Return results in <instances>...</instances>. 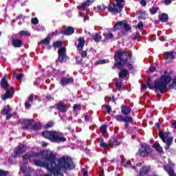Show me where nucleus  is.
Wrapping results in <instances>:
<instances>
[{
	"label": "nucleus",
	"mask_w": 176,
	"mask_h": 176,
	"mask_svg": "<svg viewBox=\"0 0 176 176\" xmlns=\"http://www.w3.org/2000/svg\"><path fill=\"white\" fill-rule=\"evenodd\" d=\"M115 61L114 67H116L120 72L118 74L120 79L122 78H126L129 75V71L124 69H122V67H127L129 71H133L134 69V66H133V60H131V56L129 55L127 52H117L115 54Z\"/></svg>",
	"instance_id": "f257e3e1"
},
{
	"label": "nucleus",
	"mask_w": 176,
	"mask_h": 176,
	"mask_svg": "<svg viewBox=\"0 0 176 176\" xmlns=\"http://www.w3.org/2000/svg\"><path fill=\"white\" fill-rule=\"evenodd\" d=\"M164 75L162 76L160 80L155 81L154 85L151 83V80L150 77L147 78V86L151 90H159L160 93L167 91V86L170 82H171L173 78L171 76L167 74V70L164 72Z\"/></svg>",
	"instance_id": "f03ea898"
},
{
	"label": "nucleus",
	"mask_w": 176,
	"mask_h": 176,
	"mask_svg": "<svg viewBox=\"0 0 176 176\" xmlns=\"http://www.w3.org/2000/svg\"><path fill=\"white\" fill-rule=\"evenodd\" d=\"M42 135L43 137L50 140V141H52V142H65L67 141V138L64 137V135L58 131H45L42 132Z\"/></svg>",
	"instance_id": "7ed1b4c3"
},
{
	"label": "nucleus",
	"mask_w": 176,
	"mask_h": 176,
	"mask_svg": "<svg viewBox=\"0 0 176 176\" xmlns=\"http://www.w3.org/2000/svg\"><path fill=\"white\" fill-rule=\"evenodd\" d=\"M115 1L116 2V4L110 3L107 7L109 12L112 13V14H118V13H120L124 6V0Z\"/></svg>",
	"instance_id": "20e7f679"
},
{
	"label": "nucleus",
	"mask_w": 176,
	"mask_h": 176,
	"mask_svg": "<svg viewBox=\"0 0 176 176\" xmlns=\"http://www.w3.org/2000/svg\"><path fill=\"white\" fill-rule=\"evenodd\" d=\"M6 77V76L3 77L1 80V87H3V89H5V90L6 91V94L1 96L2 100H3L4 101L5 100H8V98H12V97H13L14 93L13 88L9 87V84L5 78Z\"/></svg>",
	"instance_id": "39448f33"
},
{
	"label": "nucleus",
	"mask_w": 176,
	"mask_h": 176,
	"mask_svg": "<svg viewBox=\"0 0 176 176\" xmlns=\"http://www.w3.org/2000/svg\"><path fill=\"white\" fill-rule=\"evenodd\" d=\"M153 150L151 146L147 144H141V148L139 149L138 155L142 156V157H148L152 155Z\"/></svg>",
	"instance_id": "423d86ee"
},
{
	"label": "nucleus",
	"mask_w": 176,
	"mask_h": 176,
	"mask_svg": "<svg viewBox=\"0 0 176 176\" xmlns=\"http://www.w3.org/2000/svg\"><path fill=\"white\" fill-rule=\"evenodd\" d=\"M93 2H94V0H87L85 2H84L81 6H78L77 7V8L78 9L79 12H80V16L81 17H84V21H86L87 20H89V16H87V14H82V12L86 10V9H87V8H89V6H90V5H91V3H93Z\"/></svg>",
	"instance_id": "0eeeda50"
},
{
	"label": "nucleus",
	"mask_w": 176,
	"mask_h": 176,
	"mask_svg": "<svg viewBox=\"0 0 176 176\" xmlns=\"http://www.w3.org/2000/svg\"><path fill=\"white\" fill-rule=\"evenodd\" d=\"M159 136L162 140L163 142L166 144V145H171V144H173V141H174V138H168V133H167L160 131Z\"/></svg>",
	"instance_id": "6e6552de"
},
{
	"label": "nucleus",
	"mask_w": 176,
	"mask_h": 176,
	"mask_svg": "<svg viewBox=\"0 0 176 176\" xmlns=\"http://www.w3.org/2000/svg\"><path fill=\"white\" fill-rule=\"evenodd\" d=\"M58 60L60 63H64L67 60V50L61 47L58 50Z\"/></svg>",
	"instance_id": "1a4fd4ad"
},
{
	"label": "nucleus",
	"mask_w": 176,
	"mask_h": 176,
	"mask_svg": "<svg viewBox=\"0 0 176 176\" xmlns=\"http://www.w3.org/2000/svg\"><path fill=\"white\" fill-rule=\"evenodd\" d=\"M164 170L169 176H176L175 173H174V163L171 161H169L168 165L164 166Z\"/></svg>",
	"instance_id": "9d476101"
},
{
	"label": "nucleus",
	"mask_w": 176,
	"mask_h": 176,
	"mask_svg": "<svg viewBox=\"0 0 176 176\" xmlns=\"http://www.w3.org/2000/svg\"><path fill=\"white\" fill-rule=\"evenodd\" d=\"M25 151H27V147L25 145L18 146L14 151V157L20 156V155L24 153Z\"/></svg>",
	"instance_id": "9b49d317"
},
{
	"label": "nucleus",
	"mask_w": 176,
	"mask_h": 176,
	"mask_svg": "<svg viewBox=\"0 0 176 176\" xmlns=\"http://www.w3.org/2000/svg\"><path fill=\"white\" fill-rule=\"evenodd\" d=\"M56 108L62 113H67V111H68V107H67V104L63 102H59L58 104H56Z\"/></svg>",
	"instance_id": "f8f14e48"
},
{
	"label": "nucleus",
	"mask_w": 176,
	"mask_h": 176,
	"mask_svg": "<svg viewBox=\"0 0 176 176\" xmlns=\"http://www.w3.org/2000/svg\"><path fill=\"white\" fill-rule=\"evenodd\" d=\"M115 119L117 122H133V118L130 116L123 117L122 115L115 116Z\"/></svg>",
	"instance_id": "ddd939ff"
},
{
	"label": "nucleus",
	"mask_w": 176,
	"mask_h": 176,
	"mask_svg": "<svg viewBox=\"0 0 176 176\" xmlns=\"http://www.w3.org/2000/svg\"><path fill=\"white\" fill-rule=\"evenodd\" d=\"M76 46L79 52L83 50V47H85V38L80 37L76 43Z\"/></svg>",
	"instance_id": "4468645a"
},
{
	"label": "nucleus",
	"mask_w": 176,
	"mask_h": 176,
	"mask_svg": "<svg viewBox=\"0 0 176 176\" xmlns=\"http://www.w3.org/2000/svg\"><path fill=\"white\" fill-rule=\"evenodd\" d=\"M73 82H74V78H72V77L70 78L63 77L60 80V83L62 86H66L67 85H69Z\"/></svg>",
	"instance_id": "2eb2a0df"
},
{
	"label": "nucleus",
	"mask_w": 176,
	"mask_h": 176,
	"mask_svg": "<svg viewBox=\"0 0 176 176\" xmlns=\"http://www.w3.org/2000/svg\"><path fill=\"white\" fill-rule=\"evenodd\" d=\"M33 123L34 121L32 120H24L22 123V127L23 129H27L28 130H30V129H31Z\"/></svg>",
	"instance_id": "dca6fc26"
},
{
	"label": "nucleus",
	"mask_w": 176,
	"mask_h": 176,
	"mask_svg": "<svg viewBox=\"0 0 176 176\" xmlns=\"http://www.w3.org/2000/svg\"><path fill=\"white\" fill-rule=\"evenodd\" d=\"M149 171H151V166H143L142 168H140V173L138 176L146 175V174H148Z\"/></svg>",
	"instance_id": "f3484780"
},
{
	"label": "nucleus",
	"mask_w": 176,
	"mask_h": 176,
	"mask_svg": "<svg viewBox=\"0 0 176 176\" xmlns=\"http://www.w3.org/2000/svg\"><path fill=\"white\" fill-rule=\"evenodd\" d=\"M121 112L123 115H130V113H131V108L129 106L122 105Z\"/></svg>",
	"instance_id": "a211bd4d"
},
{
	"label": "nucleus",
	"mask_w": 176,
	"mask_h": 176,
	"mask_svg": "<svg viewBox=\"0 0 176 176\" xmlns=\"http://www.w3.org/2000/svg\"><path fill=\"white\" fill-rule=\"evenodd\" d=\"M75 32V29L73 27H68L65 30L60 31V34L64 35H72Z\"/></svg>",
	"instance_id": "6ab92c4d"
},
{
	"label": "nucleus",
	"mask_w": 176,
	"mask_h": 176,
	"mask_svg": "<svg viewBox=\"0 0 176 176\" xmlns=\"http://www.w3.org/2000/svg\"><path fill=\"white\" fill-rule=\"evenodd\" d=\"M21 170L22 171L24 176H31V173L34 171V169L32 168L27 169L24 166H21Z\"/></svg>",
	"instance_id": "aec40b11"
},
{
	"label": "nucleus",
	"mask_w": 176,
	"mask_h": 176,
	"mask_svg": "<svg viewBox=\"0 0 176 176\" xmlns=\"http://www.w3.org/2000/svg\"><path fill=\"white\" fill-rule=\"evenodd\" d=\"M120 142H118V138H111L109 141V145L110 146V148H113V146L116 145H119Z\"/></svg>",
	"instance_id": "412c9836"
},
{
	"label": "nucleus",
	"mask_w": 176,
	"mask_h": 176,
	"mask_svg": "<svg viewBox=\"0 0 176 176\" xmlns=\"http://www.w3.org/2000/svg\"><path fill=\"white\" fill-rule=\"evenodd\" d=\"M164 57L166 61H171V60H174V54L171 52H164Z\"/></svg>",
	"instance_id": "4be33fe9"
},
{
	"label": "nucleus",
	"mask_w": 176,
	"mask_h": 176,
	"mask_svg": "<svg viewBox=\"0 0 176 176\" xmlns=\"http://www.w3.org/2000/svg\"><path fill=\"white\" fill-rule=\"evenodd\" d=\"M99 142H100V145L102 148H103V149H109L111 148V146H109V143H107L105 142H104V139L100 138L98 139Z\"/></svg>",
	"instance_id": "5701e85b"
},
{
	"label": "nucleus",
	"mask_w": 176,
	"mask_h": 176,
	"mask_svg": "<svg viewBox=\"0 0 176 176\" xmlns=\"http://www.w3.org/2000/svg\"><path fill=\"white\" fill-rule=\"evenodd\" d=\"M82 110V106L80 104H74L73 107V113L74 115H79Z\"/></svg>",
	"instance_id": "b1692460"
},
{
	"label": "nucleus",
	"mask_w": 176,
	"mask_h": 176,
	"mask_svg": "<svg viewBox=\"0 0 176 176\" xmlns=\"http://www.w3.org/2000/svg\"><path fill=\"white\" fill-rule=\"evenodd\" d=\"M122 166H124V167H125L126 168L129 167H131V168H134V166H131V162L126 159H123L122 160Z\"/></svg>",
	"instance_id": "393cba45"
},
{
	"label": "nucleus",
	"mask_w": 176,
	"mask_h": 176,
	"mask_svg": "<svg viewBox=\"0 0 176 176\" xmlns=\"http://www.w3.org/2000/svg\"><path fill=\"white\" fill-rule=\"evenodd\" d=\"M12 45L14 47H21V40H19V39L12 40Z\"/></svg>",
	"instance_id": "a878e982"
},
{
	"label": "nucleus",
	"mask_w": 176,
	"mask_h": 176,
	"mask_svg": "<svg viewBox=\"0 0 176 176\" xmlns=\"http://www.w3.org/2000/svg\"><path fill=\"white\" fill-rule=\"evenodd\" d=\"M41 123L36 122L32 125V130H33V131H38V130H41Z\"/></svg>",
	"instance_id": "bb28decb"
},
{
	"label": "nucleus",
	"mask_w": 176,
	"mask_h": 176,
	"mask_svg": "<svg viewBox=\"0 0 176 176\" xmlns=\"http://www.w3.org/2000/svg\"><path fill=\"white\" fill-rule=\"evenodd\" d=\"M10 112H12V108H10V106L7 105L3 109L1 113H3V115H8V113H10Z\"/></svg>",
	"instance_id": "cd10ccee"
},
{
	"label": "nucleus",
	"mask_w": 176,
	"mask_h": 176,
	"mask_svg": "<svg viewBox=\"0 0 176 176\" xmlns=\"http://www.w3.org/2000/svg\"><path fill=\"white\" fill-rule=\"evenodd\" d=\"M153 147L159 153H163V147L161 146L160 144L155 143L154 144Z\"/></svg>",
	"instance_id": "c85d7f7f"
},
{
	"label": "nucleus",
	"mask_w": 176,
	"mask_h": 176,
	"mask_svg": "<svg viewBox=\"0 0 176 176\" xmlns=\"http://www.w3.org/2000/svg\"><path fill=\"white\" fill-rule=\"evenodd\" d=\"M160 21H162V23H166V21L168 20V16H167L166 14H163L161 16H160Z\"/></svg>",
	"instance_id": "c756f323"
},
{
	"label": "nucleus",
	"mask_w": 176,
	"mask_h": 176,
	"mask_svg": "<svg viewBox=\"0 0 176 176\" xmlns=\"http://www.w3.org/2000/svg\"><path fill=\"white\" fill-rule=\"evenodd\" d=\"M116 86L118 90H122V78H119L118 80H117L116 82Z\"/></svg>",
	"instance_id": "7c9ffc66"
},
{
	"label": "nucleus",
	"mask_w": 176,
	"mask_h": 176,
	"mask_svg": "<svg viewBox=\"0 0 176 176\" xmlns=\"http://www.w3.org/2000/svg\"><path fill=\"white\" fill-rule=\"evenodd\" d=\"M107 129H108V126L107 124H104L100 126V131L103 135L107 134Z\"/></svg>",
	"instance_id": "2f4dec72"
},
{
	"label": "nucleus",
	"mask_w": 176,
	"mask_h": 176,
	"mask_svg": "<svg viewBox=\"0 0 176 176\" xmlns=\"http://www.w3.org/2000/svg\"><path fill=\"white\" fill-rule=\"evenodd\" d=\"M25 58H27V54H23L20 56L19 60L21 61L22 65H25Z\"/></svg>",
	"instance_id": "473e14b6"
},
{
	"label": "nucleus",
	"mask_w": 176,
	"mask_h": 176,
	"mask_svg": "<svg viewBox=\"0 0 176 176\" xmlns=\"http://www.w3.org/2000/svg\"><path fill=\"white\" fill-rule=\"evenodd\" d=\"M42 43L43 45H49L50 43V37L47 36L45 39L42 40L41 42L39 43V45Z\"/></svg>",
	"instance_id": "72a5a7b5"
},
{
	"label": "nucleus",
	"mask_w": 176,
	"mask_h": 176,
	"mask_svg": "<svg viewBox=\"0 0 176 176\" xmlns=\"http://www.w3.org/2000/svg\"><path fill=\"white\" fill-rule=\"evenodd\" d=\"M93 38L95 42H100V41H101V35L99 34H95L93 35Z\"/></svg>",
	"instance_id": "f704fd0d"
},
{
	"label": "nucleus",
	"mask_w": 176,
	"mask_h": 176,
	"mask_svg": "<svg viewBox=\"0 0 176 176\" xmlns=\"http://www.w3.org/2000/svg\"><path fill=\"white\" fill-rule=\"evenodd\" d=\"M123 25V21H118L115 25H114V30H120V27Z\"/></svg>",
	"instance_id": "c9c22d12"
},
{
	"label": "nucleus",
	"mask_w": 176,
	"mask_h": 176,
	"mask_svg": "<svg viewBox=\"0 0 176 176\" xmlns=\"http://www.w3.org/2000/svg\"><path fill=\"white\" fill-rule=\"evenodd\" d=\"M108 63H109V60L107 59H102L97 61V64L98 65L108 64Z\"/></svg>",
	"instance_id": "e433bc0d"
},
{
	"label": "nucleus",
	"mask_w": 176,
	"mask_h": 176,
	"mask_svg": "<svg viewBox=\"0 0 176 176\" xmlns=\"http://www.w3.org/2000/svg\"><path fill=\"white\" fill-rule=\"evenodd\" d=\"M104 36L105 39H112L113 38V34L112 33L104 34Z\"/></svg>",
	"instance_id": "4c0bfd02"
},
{
	"label": "nucleus",
	"mask_w": 176,
	"mask_h": 176,
	"mask_svg": "<svg viewBox=\"0 0 176 176\" xmlns=\"http://www.w3.org/2000/svg\"><path fill=\"white\" fill-rule=\"evenodd\" d=\"M122 25H123L124 30H125V31H130V30H131V27L126 23L123 22Z\"/></svg>",
	"instance_id": "58836bf2"
},
{
	"label": "nucleus",
	"mask_w": 176,
	"mask_h": 176,
	"mask_svg": "<svg viewBox=\"0 0 176 176\" xmlns=\"http://www.w3.org/2000/svg\"><path fill=\"white\" fill-rule=\"evenodd\" d=\"M157 10H158V8L157 7H153L150 10V12L151 13V14H155V13H157Z\"/></svg>",
	"instance_id": "ea45409f"
},
{
	"label": "nucleus",
	"mask_w": 176,
	"mask_h": 176,
	"mask_svg": "<svg viewBox=\"0 0 176 176\" xmlns=\"http://www.w3.org/2000/svg\"><path fill=\"white\" fill-rule=\"evenodd\" d=\"M19 34H20L21 36H27L30 35V32H28V31H24V30L21 31L19 32Z\"/></svg>",
	"instance_id": "a19ab883"
},
{
	"label": "nucleus",
	"mask_w": 176,
	"mask_h": 176,
	"mask_svg": "<svg viewBox=\"0 0 176 176\" xmlns=\"http://www.w3.org/2000/svg\"><path fill=\"white\" fill-rule=\"evenodd\" d=\"M32 104V102L26 100L25 102V107L26 109H30V108L31 107V104Z\"/></svg>",
	"instance_id": "79ce46f5"
},
{
	"label": "nucleus",
	"mask_w": 176,
	"mask_h": 176,
	"mask_svg": "<svg viewBox=\"0 0 176 176\" xmlns=\"http://www.w3.org/2000/svg\"><path fill=\"white\" fill-rule=\"evenodd\" d=\"M54 125V123L53 122H50L47 124H46L44 127L45 129H49L50 127H53V126Z\"/></svg>",
	"instance_id": "37998d69"
},
{
	"label": "nucleus",
	"mask_w": 176,
	"mask_h": 176,
	"mask_svg": "<svg viewBox=\"0 0 176 176\" xmlns=\"http://www.w3.org/2000/svg\"><path fill=\"white\" fill-rule=\"evenodd\" d=\"M61 45H63L61 41H56L55 43H54L53 46L54 47H60Z\"/></svg>",
	"instance_id": "c03bdc74"
},
{
	"label": "nucleus",
	"mask_w": 176,
	"mask_h": 176,
	"mask_svg": "<svg viewBox=\"0 0 176 176\" xmlns=\"http://www.w3.org/2000/svg\"><path fill=\"white\" fill-rule=\"evenodd\" d=\"M32 23H33L34 25H36V24H39V20H38V18H32Z\"/></svg>",
	"instance_id": "a18cd8bd"
},
{
	"label": "nucleus",
	"mask_w": 176,
	"mask_h": 176,
	"mask_svg": "<svg viewBox=\"0 0 176 176\" xmlns=\"http://www.w3.org/2000/svg\"><path fill=\"white\" fill-rule=\"evenodd\" d=\"M14 76H16V79H18V80H21V78L23 76H24V74L19 73L18 74H14Z\"/></svg>",
	"instance_id": "49530a36"
},
{
	"label": "nucleus",
	"mask_w": 176,
	"mask_h": 176,
	"mask_svg": "<svg viewBox=\"0 0 176 176\" xmlns=\"http://www.w3.org/2000/svg\"><path fill=\"white\" fill-rule=\"evenodd\" d=\"M175 86H176V77L173 78V80H172V85H170V88L173 89V87H175Z\"/></svg>",
	"instance_id": "de8ad7c7"
},
{
	"label": "nucleus",
	"mask_w": 176,
	"mask_h": 176,
	"mask_svg": "<svg viewBox=\"0 0 176 176\" xmlns=\"http://www.w3.org/2000/svg\"><path fill=\"white\" fill-rule=\"evenodd\" d=\"M80 52V54L81 55V57H82L83 58H85V57L87 56V52H86V51H79Z\"/></svg>",
	"instance_id": "09e8293b"
},
{
	"label": "nucleus",
	"mask_w": 176,
	"mask_h": 176,
	"mask_svg": "<svg viewBox=\"0 0 176 176\" xmlns=\"http://www.w3.org/2000/svg\"><path fill=\"white\" fill-rule=\"evenodd\" d=\"M97 8L99 10H105V9H107V6H105V5L102 4V6H98Z\"/></svg>",
	"instance_id": "8fccbe9b"
},
{
	"label": "nucleus",
	"mask_w": 176,
	"mask_h": 176,
	"mask_svg": "<svg viewBox=\"0 0 176 176\" xmlns=\"http://www.w3.org/2000/svg\"><path fill=\"white\" fill-rule=\"evenodd\" d=\"M8 175V172L0 170V176H6Z\"/></svg>",
	"instance_id": "3c124183"
},
{
	"label": "nucleus",
	"mask_w": 176,
	"mask_h": 176,
	"mask_svg": "<svg viewBox=\"0 0 176 176\" xmlns=\"http://www.w3.org/2000/svg\"><path fill=\"white\" fill-rule=\"evenodd\" d=\"M138 28H139V30H142L144 28V23L140 22L138 25Z\"/></svg>",
	"instance_id": "603ef678"
},
{
	"label": "nucleus",
	"mask_w": 176,
	"mask_h": 176,
	"mask_svg": "<svg viewBox=\"0 0 176 176\" xmlns=\"http://www.w3.org/2000/svg\"><path fill=\"white\" fill-rule=\"evenodd\" d=\"M155 71H156V67L151 66L148 69V72H155Z\"/></svg>",
	"instance_id": "864d4df0"
},
{
	"label": "nucleus",
	"mask_w": 176,
	"mask_h": 176,
	"mask_svg": "<svg viewBox=\"0 0 176 176\" xmlns=\"http://www.w3.org/2000/svg\"><path fill=\"white\" fill-rule=\"evenodd\" d=\"M45 30V28L43 26L38 25L36 27L37 31H43Z\"/></svg>",
	"instance_id": "5fc2aeb1"
},
{
	"label": "nucleus",
	"mask_w": 176,
	"mask_h": 176,
	"mask_svg": "<svg viewBox=\"0 0 176 176\" xmlns=\"http://www.w3.org/2000/svg\"><path fill=\"white\" fill-rule=\"evenodd\" d=\"M28 101L32 103V101H34V95H30L28 98Z\"/></svg>",
	"instance_id": "6e6d98bb"
},
{
	"label": "nucleus",
	"mask_w": 176,
	"mask_h": 176,
	"mask_svg": "<svg viewBox=\"0 0 176 176\" xmlns=\"http://www.w3.org/2000/svg\"><path fill=\"white\" fill-rule=\"evenodd\" d=\"M82 174H83V176H87V174H88V173H87V169L83 168V169L82 170Z\"/></svg>",
	"instance_id": "4d7b16f0"
},
{
	"label": "nucleus",
	"mask_w": 176,
	"mask_h": 176,
	"mask_svg": "<svg viewBox=\"0 0 176 176\" xmlns=\"http://www.w3.org/2000/svg\"><path fill=\"white\" fill-rule=\"evenodd\" d=\"M140 5H142V6H146V1L145 0L140 1Z\"/></svg>",
	"instance_id": "13d9d810"
},
{
	"label": "nucleus",
	"mask_w": 176,
	"mask_h": 176,
	"mask_svg": "<svg viewBox=\"0 0 176 176\" xmlns=\"http://www.w3.org/2000/svg\"><path fill=\"white\" fill-rule=\"evenodd\" d=\"M106 109H107L108 113H111V111L112 109L111 108L110 106H106Z\"/></svg>",
	"instance_id": "bf43d9fd"
},
{
	"label": "nucleus",
	"mask_w": 176,
	"mask_h": 176,
	"mask_svg": "<svg viewBox=\"0 0 176 176\" xmlns=\"http://www.w3.org/2000/svg\"><path fill=\"white\" fill-rule=\"evenodd\" d=\"M164 2L166 5H170L171 4V0H164Z\"/></svg>",
	"instance_id": "052dcab7"
},
{
	"label": "nucleus",
	"mask_w": 176,
	"mask_h": 176,
	"mask_svg": "<svg viewBox=\"0 0 176 176\" xmlns=\"http://www.w3.org/2000/svg\"><path fill=\"white\" fill-rule=\"evenodd\" d=\"M125 122V126H124V129H129V123H133L132 122Z\"/></svg>",
	"instance_id": "680f3d73"
},
{
	"label": "nucleus",
	"mask_w": 176,
	"mask_h": 176,
	"mask_svg": "<svg viewBox=\"0 0 176 176\" xmlns=\"http://www.w3.org/2000/svg\"><path fill=\"white\" fill-rule=\"evenodd\" d=\"M172 127H173V129H175V130H176V120H174L172 122Z\"/></svg>",
	"instance_id": "e2e57ef3"
},
{
	"label": "nucleus",
	"mask_w": 176,
	"mask_h": 176,
	"mask_svg": "<svg viewBox=\"0 0 176 176\" xmlns=\"http://www.w3.org/2000/svg\"><path fill=\"white\" fill-rule=\"evenodd\" d=\"M6 120H10V119L12 118V114L10 113H8V114H6Z\"/></svg>",
	"instance_id": "0e129e2a"
},
{
	"label": "nucleus",
	"mask_w": 176,
	"mask_h": 176,
	"mask_svg": "<svg viewBox=\"0 0 176 176\" xmlns=\"http://www.w3.org/2000/svg\"><path fill=\"white\" fill-rule=\"evenodd\" d=\"M85 120H86V122H89V120H90V116L85 115Z\"/></svg>",
	"instance_id": "69168bd1"
},
{
	"label": "nucleus",
	"mask_w": 176,
	"mask_h": 176,
	"mask_svg": "<svg viewBox=\"0 0 176 176\" xmlns=\"http://www.w3.org/2000/svg\"><path fill=\"white\" fill-rule=\"evenodd\" d=\"M147 87H148L146 86V85L143 84V85H142V90L145 91V90H146Z\"/></svg>",
	"instance_id": "338daca9"
},
{
	"label": "nucleus",
	"mask_w": 176,
	"mask_h": 176,
	"mask_svg": "<svg viewBox=\"0 0 176 176\" xmlns=\"http://www.w3.org/2000/svg\"><path fill=\"white\" fill-rule=\"evenodd\" d=\"M171 145H170V144H166V146H164V149L166 150V151H168V149H170V146Z\"/></svg>",
	"instance_id": "774afa93"
}]
</instances>
